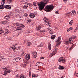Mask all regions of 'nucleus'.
Wrapping results in <instances>:
<instances>
[{
    "instance_id": "1",
    "label": "nucleus",
    "mask_w": 78,
    "mask_h": 78,
    "mask_svg": "<svg viewBox=\"0 0 78 78\" xmlns=\"http://www.w3.org/2000/svg\"><path fill=\"white\" fill-rule=\"evenodd\" d=\"M49 2V0H44V1L41 2L40 3L38 4V6L39 8V9L42 10L45 6V5L47 4V3H48Z\"/></svg>"
},
{
    "instance_id": "2",
    "label": "nucleus",
    "mask_w": 78,
    "mask_h": 78,
    "mask_svg": "<svg viewBox=\"0 0 78 78\" xmlns=\"http://www.w3.org/2000/svg\"><path fill=\"white\" fill-rule=\"evenodd\" d=\"M2 69L5 70V72L3 73V75H6L8 73H10L12 71L11 70L9 69V67L2 68Z\"/></svg>"
},
{
    "instance_id": "3",
    "label": "nucleus",
    "mask_w": 78,
    "mask_h": 78,
    "mask_svg": "<svg viewBox=\"0 0 78 78\" xmlns=\"http://www.w3.org/2000/svg\"><path fill=\"white\" fill-rule=\"evenodd\" d=\"M60 41H61V37H59L58 39L57 40V41H56V42L57 43L56 45V47H59V45L61 44V42H59Z\"/></svg>"
},
{
    "instance_id": "4",
    "label": "nucleus",
    "mask_w": 78,
    "mask_h": 78,
    "mask_svg": "<svg viewBox=\"0 0 78 78\" xmlns=\"http://www.w3.org/2000/svg\"><path fill=\"white\" fill-rule=\"evenodd\" d=\"M43 20L44 22H45V24L47 25H50V23H49V21H48V19L46 17H44L43 19Z\"/></svg>"
},
{
    "instance_id": "5",
    "label": "nucleus",
    "mask_w": 78,
    "mask_h": 78,
    "mask_svg": "<svg viewBox=\"0 0 78 78\" xmlns=\"http://www.w3.org/2000/svg\"><path fill=\"white\" fill-rule=\"evenodd\" d=\"M58 61L60 62L61 63H64L66 62V60H65V58L64 57H60L59 59L58 60Z\"/></svg>"
},
{
    "instance_id": "6",
    "label": "nucleus",
    "mask_w": 78,
    "mask_h": 78,
    "mask_svg": "<svg viewBox=\"0 0 78 78\" xmlns=\"http://www.w3.org/2000/svg\"><path fill=\"white\" fill-rule=\"evenodd\" d=\"M45 8L46 9H48V10H49V9L53 10V8H54V6L51 5H48L46 6Z\"/></svg>"
},
{
    "instance_id": "7",
    "label": "nucleus",
    "mask_w": 78,
    "mask_h": 78,
    "mask_svg": "<svg viewBox=\"0 0 78 78\" xmlns=\"http://www.w3.org/2000/svg\"><path fill=\"white\" fill-rule=\"evenodd\" d=\"M64 43L65 45H69V44H73V42L69 41V40H65Z\"/></svg>"
},
{
    "instance_id": "8",
    "label": "nucleus",
    "mask_w": 78,
    "mask_h": 78,
    "mask_svg": "<svg viewBox=\"0 0 78 78\" xmlns=\"http://www.w3.org/2000/svg\"><path fill=\"white\" fill-rule=\"evenodd\" d=\"M24 27H25V26H24L23 25V24L20 25V26H19L18 27L16 28V30L15 31H18L19 30H21V28H24Z\"/></svg>"
},
{
    "instance_id": "9",
    "label": "nucleus",
    "mask_w": 78,
    "mask_h": 78,
    "mask_svg": "<svg viewBox=\"0 0 78 78\" xmlns=\"http://www.w3.org/2000/svg\"><path fill=\"white\" fill-rule=\"evenodd\" d=\"M30 55L29 54H27L26 56V59L27 61H28V60H30Z\"/></svg>"
},
{
    "instance_id": "10",
    "label": "nucleus",
    "mask_w": 78,
    "mask_h": 78,
    "mask_svg": "<svg viewBox=\"0 0 78 78\" xmlns=\"http://www.w3.org/2000/svg\"><path fill=\"white\" fill-rule=\"evenodd\" d=\"M56 53H57V51H56V50H54L52 53L50 55V57H52V56H53V55H55L56 54Z\"/></svg>"
},
{
    "instance_id": "11",
    "label": "nucleus",
    "mask_w": 78,
    "mask_h": 78,
    "mask_svg": "<svg viewBox=\"0 0 78 78\" xmlns=\"http://www.w3.org/2000/svg\"><path fill=\"white\" fill-rule=\"evenodd\" d=\"M32 54L33 55V57L36 58L37 57V52H35V51H33Z\"/></svg>"
},
{
    "instance_id": "12",
    "label": "nucleus",
    "mask_w": 78,
    "mask_h": 78,
    "mask_svg": "<svg viewBox=\"0 0 78 78\" xmlns=\"http://www.w3.org/2000/svg\"><path fill=\"white\" fill-rule=\"evenodd\" d=\"M5 8L6 9H10L11 8V7L10 6V5H7L5 6Z\"/></svg>"
},
{
    "instance_id": "13",
    "label": "nucleus",
    "mask_w": 78,
    "mask_h": 78,
    "mask_svg": "<svg viewBox=\"0 0 78 78\" xmlns=\"http://www.w3.org/2000/svg\"><path fill=\"white\" fill-rule=\"evenodd\" d=\"M76 37H71L70 38H69V41H71V42H73V40H72V39H75Z\"/></svg>"
},
{
    "instance_id": "14",
    "label": "nucleus",
    "mask_w": 78,
    "mask_h": 78,
    "mask_svg": "<svg viewBox=\"0 0 78 78\" xmlns=\"http://www.w3.org/2000/svg\"><path fill=\"white\" fill-rule=\"evenodd\" d=\"M20 26V24L19 23H13L12 24V26L13 27H16V26Z\"/></svg>"
},
{
    "instance_id": "15",
    "label": "nucleus",
    "mask_w": 78,
    "mask_h": 78,
    "mask_svg": "<svg viewBox=\"0 0 78 78\" xmlns=\"http://www.w3.org/2000/svg\"><path fill=\"white\" fill-rule=\"evenodd\" d=\"M29 16L31 18L33 19V18L35 17V14H34V13H30L29 15Z\"/></svg>"
},
{
    "instance_id": "16",
    "label": "nucleus",
    "mask_w": 78,
    "mask_h": 78,
    "mask_svg": "<svg viewBox=\"0 0 78 78\" xmlns=\"http://www.w3.org/2000/svg\"><path fill=\"white\" fill-rule=\"evenodd\" d=\"M11 16V15H7L5 16L4 17L5 19H6V20H8L9 18H10V16Z\"/></svg>"
},
{
    "instance_id": "17",
    "label": "nucleus",
    "mask_w": 78,
    "mask_h": 78,
    "mask_svg": "<svg viewBox=\"0 0 78 78\" xmlns=\"http://www.w3.org/2000/svg\"><path fill=\"white\" fill-rule=\"evenodd\" d=\"M65 15H66V16H67L68 17H70V16H72V13H71L70 12H69L68 13H66Z\"/></svg>"
},
{
    "instance_id": "18",
    "label": "nucleus",
    "mask_w": 78,
    "mask_h": 78,
    "mask_svg": "<svg viewBox=\"0 0 78 78\" xmlns=\"http://www.w3.org/2000/svg\"><path fill=\"white\" fill-rule=\"evenodd\" d=\"M5 8V5H4L1 4L0 5V9H2Z\"/></svg>"
},
{
    "instance_id": "19",
    "label": "nucleus",
    "mask_w": 78,
    "mask_h": 78,
    "mask_svg": "<svg viewBox=\"0 0 78 78\" xmlns=\"http://www.w3.org/2000/svg\"><path fill=\"white\" fill-rule=\"evenodd\" d=\"M1 23H2V24H3V23H8V21H2L1 22H0Z\"/></svg>"
},
{
    "instance_id": "20",
    "label": "nucleus",
    "mask_w": 78,
    "mask_h": 78,
    "mask_svg": "<svg viewBox=\"0 0 78 78\" xmlns=\"http://www.w3.org/2000/svg\"><path fill=\"white\" fill-rule=\"evenodd\" d=\"M5 0H1V5L5 4Z\"/></svg>"
},
{
    "instance_id": "21",
    "label": "nucleus",
    "mask_w": 78,
    "mask_h": 78,
    "mask_svg": "<svg viewBox=\"0 0 78 78\" xmlns=\"http://www.w3.org/2000/svg\"><path fill=\"white\" fill-rule=\"evenodd\" d=\"M48 31L49 32L50 34H53V30H51L49 29L48 30Z\"/></svg>"
},
{
    "instance_id": "22",
    "label": "nucleus",
    "mask_w": 78,
    "mask_h": 78,
    "mask_svg": "<svg viewBox=\"0 0 78 78\" xmlns=\"http://www.w3.org/2000/svg\"><path fill=\"white\" fill-rule=\"evenodd\" d=\"M51 45L50 44H49L48 45V49H49L50 50H51Z\"/></svg>"
},
{
    "instance_id": "23",
    "label": "nucleus",
    "mask_w": 78,
    "mask_h": 78,
    "mask_svg": "<svg viewBox=\"0 0 78 78\" xmlns=\"http://www.w3.org/2000/svg\"><path fill=\"white\" fill-rule=\"evenodd\" d=\"M59 67V69H60V70H63V69H64V67L63 66H60Z\"/></svg>"
},
{
    "instance_id": "24",
    "label": "nucleus",
    "mask_w": 78,
    "mask_h": 78,
    "mask_svg": "<svg viewBox=\"0 0 78 78\" xmlns=\"http://www.w3.org/2000/svg\"><path fill=\"white\" fill-rule=\"evenodd\" d=\"M41 28H42L41 26L39 25L38 27H37V30H39V29H41Z\"/></svg>"
},
{
    "instance_id": "25",
    "label": "nucleus",
    "mask_w": 78,
    "mask_h": 78,
    "mask_svg": "<svg viewBox=\"0 0 78 78\" xmlns=\"http://www.w3.org/2000/svg\"><path fill=\"white\" fill-rule=\"evenodd\" d=\"M16 58V61H17V62L18 61H20L21 59V58L19 57Z\"/></svg>"
},
{
    "instance_id": "26",
    "label": "nucleus",
    "mask_w": 78,
    "mask_h": 78,
    "mask_svg": "<svg viewBox=\"0 0 78 78\" xmlns=\"http://www.w3.org/2000/svg\"><path fill=\"white\" fill-rule=\"evenodd\" d=\"M20 78H25V76L23 74H21L20 77Z\"/></svg>"
},
{
    "instance_id": "27",
    "label": "nucleus",
    "mask_w": 78,
    "mask_h": 78,
    "mask_svg": "<svg viewBox=\"0 0 78 78\" xmlns=\"http://www.w3.org/2000/svg\"><path fill=\"white\" fill-rule=\"evenodd\" d=\"M7 3H9V4H10V3H12V0H8Z\"/></svg>"
},
{
    "instance_id": "28",
    "label": "nucleus",
    "mask_w": 78,
    "mask_h": 78,
    "mask_svg": "<svg viewBox=\"0 0 78 78\" xmlns=\"http://www.w3.org/2000/svg\"><path fill=\"white\" fill-rule=\"evenodd\" d=\"M37 76H38V75H35L34 74H32V77H37Z\"/></svg>"
},
{
    "instance_id": "29",
    "label": "nucleus",
    "mask_w": 78,
    "mask_h": 78,
    "mask_svg": "<svg viewBox=\"0 0 78 78\" xmlns=\"http://www.w3.org/2000/svg\"><path fill=\"white\" fill-rule=\"evenodd\" d=\"M27 3H26V5H24V6L23 7V8H27L28 6L29 5L27 4Z\"/></svg>"
},
{
    "instance_id": "30",
    "label": "nucleus",
    "mask_w": 78,
    "mask_h": 78,
    "mask_svg": "<svg viewBox=\"0 0 78 78\" xmlns=\"http://www.w3.org/2000/svg\"><path fill=\"white\" fill-rule=\"evenodd\" d=\"M9 33H10V32L9 31H6L5 32V34H9Z\"/></svg>"
},
{
    "instance_id": "31",
    "label": "nucleus",
    "mask_w": 78,
    "mask_h": 78,
    "mask_svg": "<svg viewBox=\"0 0 78 78\" xmlns=\"http://www.w3.org/2000/svg\"><path fill=\"white\" fill-rule=\"evenodd\" d=\"M72 23H73V21L71 20L69 22V26H71V25H72Z\"/></svg>"
},
{
    "instance_id": "32",
    "label": "nucleus",
    "mask_w": 78,
    "mask_h": 78,
    "mask_svg": "<svg viewBox=\"0 0 78 78\" xmlns=\"http://www.w3.org/2000/svg\"><path fill=\"white\" fill-rule=\"evenodd\" d=\"M16 60L17 59L16 58L13 59V62H17Z\"/></svg>"
},
{
    "instance_id": "33",
    "label": "nucleus",
    "mask_w": 78,
    "mask_h": 78,
    "mask_svg": "<svg viewBox=\"0 0 78 78\" xmlns=\"http://www.w3.org/2000/svg\"><path fill=\"white\" fill-rule=\"evenodd\" d=\"M11 48H12L13 50H16L17 49V48L15 46H12L11 47Z\"/></svg>"
},
{
    "instance_id": "34",
    "label": "nucleus",
    "mask_w": 78,
    "mask_h": 78,
    "mask_svg": "<svg viewBox=\"0 0 78 78\" xmlns=\"http://www.w3.org/2000/svg\"><path fill=\"white\" fill-rule=\"evenodd\" d=\"M21 66L23 67H25V66H26V64H25V63L24 64H22L21 65Z\"/></svg>"
},
{
    "instance_id": "35",
    "label": "nucleus",
    "mask_w": 78,
    "mask_h": 78,
    "mask_svg": "<svg viewBox=\"0 0 78 78\" xmlns=\"http://www.w3.org/2000/svg\"><path fill=\"white\" fill-rule=\"evenodd\" d=\"M21 2H22V3L23 4H27V3H26V2H25L24 1H21Z\"/></svg>"
},
{
    "instance_id": "36",
    "label": "nucleus",
    "mask_w": 78,
    "mask_h": 78,
    "mask_svg": "<svg viewBox=\"0 0 78 78\" xmlns=\"http://www.w3.org/2000/svg\"><path fill=\"white\" fill-rule=\"evenodd\" d=\"M26 34H30V33H31V31H29L26 32Z\"/></svg>"
},
{
    "instance_id": "37",
    "label": "nucleus",
    "mask_w": 78,
    "mask_h": 78,
    "mask_svg": "<svg viewBox=\"0 0 78 78\" xmlns=\"http://www.w3.org/2000/svg\"><path fill=\"white\" fill-rule=\"evenodd\" d=\"M51 39H55V35H52V36L51 37Z\"/></svg>"
},
{
    "instance_id": "38",
    "label": "nucleus",
    "mask_w": 78,
    "mask_h": 78,
    "mask_svg": "<svg viewBox=\"0 0 78 78\" xmlns=\"http://www.w3.org/2000/svg\"><path fill=\"white\" fill-rule=\"evenodd\" d=\"M31 42H28V46H30V45H31Z\"/></svg>"
},
{
    "instance_id": "39",
    "label": "nucleus",
    "mask_w": 78,
    "mask_h": 78,
    "mask_svg": "<svg viewBox=\"0 0 78 78\" xmlns=\"http://www.w3.org/2000/svg\"><path fill=\"white\" fill-rule=\"evenodd\" d=\"M33 5L34 6H37V3L35 2H33Z\"/></svg>"
},
{
    "instance_id": "40",
    "label": "nucleus",
    "mask_w": 78,
    "mask_h": 78,
    "mask_svg": "<svg viewBox=\"0 0 78 78\" xmlns=\"http://www.w3.org/2000/svg\"><path fill=\"white\" fill-rule=\"evenodd\" d=\"M27 21L28 22L30 23V22H31V20H30V19L28 18L27 19Z\"/></svg>"
},
{
    "instance_id": "41",
    "label": "nucleus",
    "mask_w": 78,
    "mask_h": 78,
    "mask_svg": "<svg viewBox=\"0 0 78 78\" xmlns=\"http://www.w3.org/2000/svg\"><path fill=\"white\" fill-rule=\"evenodd\" d=\"M29 75L30 78H31V71H29Z\"/></svg>"
},
{
    "instance_id": "42",
    "label": "nucleus",
    "mask_w": 78,
    "mask_h": 78,
    "mask_svg": "<svg viewBox=\"0 0 78 78\" xmlns=\"http://www.w3.org/2000/svg\"><path fill=\"white\" fill-rule=\"evenodd\" d=\"M2 33H3V30L0 29V34Z\"/></svg>"
},
{
    "instance_id": "43",
    "label": "nucleus",
    "mask_w": 78,
    "mask_h": 78,
    "mask_svg": "<svg viewBox=\"0 0 78 78\" xmlns=\"http://www.w3.org/2000/svg\"><path fill=\"white\" fill-rule=\"evenodd\" d=\"M24 16L25 17H27L28 16V14L27 13H25L24 15Z\"/></svg>"
},
{
    "instance_id": "44",
    "label": "nucleus",
    "mask_w": 78,
    "mask_h": 78,
    "mask_svg": "<svg viewBox=\"0 0 78 78\" xmlns=\"http://www.w3.org/2000/svg\"><path fill=\"white\" fill-rule=\"evenodd\" d=\"M43 45H44V44H43V43H42L40 44V47H42Z\"/></svg>"
},
{
    "instance_id": "45",
    "label": "nucleus",
    "mask_w": 78,
    "mask_h": 78,
    "mask_svg": "<svg viewBox=\"0 0 78 78\" xmlns=\"http://www.w3.org/2000/svg\"><path fill=\"white\" fill-rule=\"evenodd\" d=\"M45 11L46 12H51V10H45Z\"/></svg>"
},
{
    "instance_id": "46",
    "label": "nucleus",
    "mask_w": 78,
    "mask_h": 78,
    "mask_svg": "<svg viewBox=\"0 0 78 78\" xmlns=\"http://www.w3.org/2000/svg\"><path fill=\"white\" fill-rule=\"evenodd\" d=\"M72 12L73 14H76V12L75 11H72Z\"/></svg>"
},
{
    "instance_id": "47",
    "label": "nucleus",
    "mask_w": 78,
    "mask_h": 78,
    "mask_svg": "<svg viewBox=\"0 0 78 78\" xmlns=\"http://www.w3.org/2000/svg\"><path fill=\"white\" fill-rule=\"evenodd\" d=\"M28 62L27 61H25L24 62V64H26V65L27 64H28Z\"/></svg>"
},
{
    "instance_id": "48",
    "label": "nucleus",
    "mask_w": 78,
    "mask_h": 78,
    "mask_svg": "<svg viewBox=\"0 0 78 78\" xmlns=\"http://www.w3.org/2000/svg\"><path fill=\"white\" fill-rule=\"evenodd\" d=\"M63 2L64 3H66L67 2V0H63Z\"/></svg>"
},
{
    "instance_id": "49",
    "label": "nucleus",
    "mask_w": 78,
    "mask_h": 78,
    "mask_svg": "<svg viewBox=\"0 0 78 78\" xmlns=\"http://www.w3.org/2000/svg\"><path fill=\"white\" fill-rule=\"evenodd\" d=\"M59 10H57V11H56V12H55V13L56 14H59Z\"/></svg>"
},
{
    "instance_id": "50",
    "label": "nucleus",
    "mask_w": 78,
    "mask_h": 78,
    "mask_svg": "<svg viewBox=\"0 0 78 78\" xmlns=\"http://www.w3.org/2000/svg\"><path fill=\"white\" fill-rule=\"evenodd\" d=\"M0 58L3 59V55H1L0 56Z\"/></svg>"
},
{
    "instance_id": "51",
    "label": "nucleus",
    "mask_w": 78,
    "mask_h": 78,
    "mask_svg": "<svg viewBox=\"0 0 78 78\" xmlns=\"http://www.w3.org/2000/svg\"><path fill=\"white\" fill-rule=\"evenodd\" d=\"M45 58V57H40V59H44Z\"/></svg>"
},
{
    "instance_id": "52",
    "label": "nucleus",
    "mask_w": 78,
    "mask_h": 78,
    "mask_svg": "<svg viewBox=\"0 0 78 78\" xmlns=\"http://www.w3.org/2000/svg\"><path fill=\"white\" fill-rule=\"evenodd\" d=\"M8 39L9 40H10V39H11V37H8Z\"/></svg>"
},
{
    "instance_id": "53",
    "label": "nucleus",
    "mask_w": 78,
    "mask_h": 78,
    "mask_svg": "<svg viewBox=\"0 0 78 78\" xmlns=\"http://www.w3.org/2000/svg\"><path fill=\"white\" fill-rule=\"evenodd\" d=\"M73 45H74V44L73 45V46H72V47L70 49V50H71L72 49V47H73Z\"/></svg>"
},
{
    "instance_id": "54",
    "label": "nucleus",
    "mask_w": 78,
    "mask_h": 78,
    "mask_svg": "<svg viewBox=\"0 0 78 78\" xmlns=\"http://www.w3.org/2000/svg\"><path fill=\"white\" fill-rule=\"evenodd\" d=\"M67 31L68 32H69L70 31V29H69Z\"/></svg>"
},
{
    "instance_id": "55",
    "label": "nucleus",
    "mask_w": 78,
    "mask_h": 78,
    "mask_svg": "<svg viewBox=\"0 0 78 78\" xmlns=\"http://www.w3.org/2000/svg\"><path fill=\"white\" fill-rule=\"evenodd\" d=\"M69 30H72V27H70L69 28Z\"/></svg>"
},
{
    "instance_id": "56",
    "label": "nucleus",
    "mask_w": 78,
    "mask_h": 78,
    "mask_svg": "<svg viewBox=\"0 0 78 78\" xmlns=\"http://www.w3.org/2000/svg\"><path fill=\"white\" fill-rule=\"evenodd\" d=\"M21 34V32H20L18 33V35H19V34Z\"/></svg>"
},
{
    "instance_id": "57",
    "label": "nucleus",
    "mask_w": 78,
    "mask_h": 78,
    "mask_svg": "<svg viewBox=\"0 0 78 78\" xmlns=\"http://www.w3.org/2000/svg\"><path fill=\"white\" fill-rule=\"evenodd\" d=\"M57 50H58V48H56V49H55V50H56V51H57Z\"/></svg>"
},
{
    "instance_id": "58",
    "label": "nucleus",
    "mask_w": 78,
    "mask_h": 78,
    "mask_svg": "<svg viewBox=\"0 0 78 78\" xmlns=\"http://www.w3.org/2000/svg\"><path fill=\"white\" fill-rule=\"evenodd\" d=\"M64 78V76H63L61 78Z\"/></svg>"
},
{
    "instance_id": "59",
    "label": "nucleus",
    "mask_w": 78,
    "mask_h": 78,
    "mask_svg": "<svg viewBox=\"0 0 78 78\" xmlns=\"http://www.w3.org/2000/svg\"><path fill=\"white\" fill-rule=\"evenodd\" d=\"M16 77L17 78L19 77V75H17L16 76Z\"/></svg>"
},
{
    "instance_id": "60",
    "label": "nucleus",
    "mask_w": 78,
    "mask_h": 78,
    "mask_svg": "<svg viewBox=\"0 0 78 78\" xmlns=\"http://www.w3.org/2000/svg\"><path fill=\"white\" fill-rule=\"evenodd\" d=\"M18 49H20V47H18Z\"/></svg>"
},
{
    "instance_id": "61",
    "label": "nucleus",
    "mask_w": 78,
    "mask_h": 78,
    "mask_svg": "<svg viewBox=\"0 0 78 78\" xmlns=\"http://www.w3.org/2000/svg\"><path fill=\"white\" fill-rule=\"evenodd\" d=\"M40 31V32H43V31H42V30Z\"/></svg>"
},
{
    "instance_id": "62",
    "label": "nucleus",
    "mask_w": 78,
    "mask_h": 78,
    "mask_svg": "<svg viewBox=\"0 0 78 78\" xmlns=\"http://www.w3.org/2000/svg\"><path fill=\"white\" fill-rule=\"evenodd\" d=\"M76 76L77 77H78V75H77V74H76Z\"/></svg>"
},
{
    "instance_id": "63",
    "label": "nucleus",
    "mask_w": 78,
    "mask_h": 78,
    "mask_svg": "<svg viewBox=\"0 0 78 78\" xmlns=\"http://www.w3.org/2000/svg\"><path fill=\"white\" fill-rule=\"evenodd\" d=\"M22 54L23 55V54H24V52H23L22 53Z\"/></svg>"
},
{
    "instance_id": "64",
    "label": "nucleus",
    "mask_w": 78,
    "mask_h": 78,
    "mask_svg": "<svg viewBox=\"0 0 78 78\" xmlns=\"http://www.w3.org/2000/svg\"><path fill=\"white\" fill-rule=\"evenodd\" d=\"M77 75H78V73H77Z\"/></svg>"
}]
</instances>
